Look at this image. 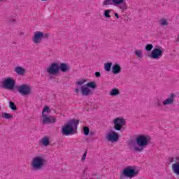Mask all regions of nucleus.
Instances as JSON below:
<instances>
[{
	"instance_id": "obj_1",
	"label": "nucleus",
	"mask_w": 179,
	"mask_h": 179,
	"mask_svg": "<svg viewBox=\"0 0 179 179\" xmlns=\"http://www.w3.org/2000/svg\"><path fill=\"white\" fill-rule=\"evenodd\" d=\"M149 137L145 135H139L136 138L135 141H131L129 143L130 150L133 152H143V149L149 145Z\"/></svg>"
},
{
	"instance_id": "obj_2",
	"label": "nucleus",
	"mask_w": 179,
	"mask_h": 179,
	"mask_svg": "<svg viewBox=\"0 0 179 179\" xmlns=\"http://www.w3.org/2000/svg\"><path fill=\"white\" fill-rule=\"evenodd\" d=\"M78 125H79V120L73 119L69 121L62 128V135H65L66 136L73 135L75 134V129H78Z\"/></svg>"
},
{
	"instance_id": "obj_3",
	"label": "nucleus",
	"mask_w": 179,
	"mask_h": 179,
	"mask_svg": "<svg viewBox=\"0 0 179 179\" xmlns=\"http://www.w3.org/2000/svg\"><path fill=\"white\" fill-rule=\"evenodd\" d=\"M45 159L41 156L35 157L31 162V167L34 171L41 170L45 166Z\"/></svg>"
},
{
	"instance_id": "obj_4",
	"label": "nucleus",
	"mask_w": 179,
	"mask_h": 179,
	"mask_svg": "<svg viewBox=\"0 0 179 179\" xmlns=\"http://www.w3.org/2000/svg\"><path fill=\"white\" fill-rule=\"evenodd\" d=\"M138 171L133 169L132 166H128L123 169L122 173L120 175V179H123L124 177L127 178H134L138 176Z\"/></svg>"
},
{
	"instance_id": "obj_5",
	"label": "nucleus",
	"mask_w": 179,
	"mask_h": 179,
	"mask_svg": "<svg viewBox=\"0 0 179 179\" xmlns=\"http://www.w3.org/2000/svg\"><path fill=\"white\" fill-rule=\"evenodd\" d=\"M164 52V49L162 46H156L149 55V57L151 59H160L163 57Z\"/></svg>"
},
{
	"instance_id": "obj_6",
	"label": "nucleus",
	"mask_w": 179,
	"mask_h": 179,
	"mask_svg": "<svg viewBox=\"0 0 179 179\" xmlns=\"http://www.w3.org/2000/svg\"><path fill=\"white\" fill-rule=\"evenodd\" d=\"M17 90L20 94L22 96H29L31 94V86L27 84H22L20 86H18Z\"/></svg>"
},
{
	"instance_id": "obj_7",
	"label": "nucleus",
	"mask_w": 179,
	"mask_h": 179,
	"mask_svg": "<svg viewBox=\"0 0 179 179\" xmlns=\"http://www.w3.org/2000/svg\"><path fill=\"white\" fill-rule=\"evenodd\" d=\"M2 85L3 89H7V90H13V89H15V85H16V82L11 78H8L7 79L2 81Z\"/></svg>"
},
{
	"instance_id": "obj_8",
	"label": "nucleus",
	"mask_w": 179,
	"mask_h": 179,
	"mask_svg": "<svg viewBox=\"0 0 179 179\" xmlns=\"http://www.w3.org/2000/svg\"><path fill=\"white\" fill-rule=\"evenodd\" d=\"M125 119L117 117L113 120V128L115 131H121L124 125H125Z\"/></svg>"
},
{
	"instance_id": "obj_9",
	"label": "nucleus",
	"mask_w": 179,
	"mask_h": 179,
	"mask_svg": "<svg viewBox=\"0 0 179 179\" xmlns=\"http://www.w3.org/2000/svg\"><path fill=\"white\" fill-rule=\"evenodd\" d=\"M46 72L49 75H57L59 73V64L58 63H52Z\"/></svg>"
},
{
	"instance_id": "obj_10",
	"label": "nucleus",
	"mask_w": 179,
	"mask_h": 179,
	"mask_svg": "<svg viewBox=\"0 0 179 179\" xmlns=\"http://www.w3.org/2000/svg\"><path fill=\"white\" fill-rule=\"evenodd\" d=\"M176 93H171L168 97L163 101L164 106H173L174 103H176Z\"/></svg>"
},
{
	"instance_id": "obj_11",
	"label": "nucleus",
	"mask_w": 179,
	"mask_h": 179,
	"mask_svg": "<svg viewBox=\"0 0 179 179\" xmlns=\"http://www.w3.org/2000/svg\"><path fill=\"white\" fill-rule=\"evenodd\" d=\"M106 139L109 141V142H117L118 139H120V136L117 132L113 130H111L106 135Z\"/></svg>"
},
{
	"instance_id": "obj_12",
	"label": "nucleus",
	"mask_w": 179,
	"mask_h": 179,
	"mask_svg": "<svg viewBox=\"0 0 179 179\" xmlns=\"http://www.w3.org/2000/svg\"><path fill=\"white\" fill-rule=\"evenodd\" d=\"M113 5L115 6L117 5V8L121 9V10H127L128 9L125 0H113Z\"/></svg>"
},
{
	"instance_id": "obj_13",
	"label": "nucleus",
	"mask_w": 179,
	"mask_h": 179,
	"mask_svg": "<svg viewBox=\"0 0 179 179\" xmlns=\"http://www.w3.org/2000/svg\"><path fill=\"white\" fill-rule=\"evenodd\" d=\"M43 35L42 31H36L32 38L34 43L35 44H40L43 40Z\"/></svg>"
},
{
	"instance_id": "obj_14",
	"label": "nucleus",
	"mask_w": 179,
	"mask_h": 179,
	"mask_svg": "<svg viewBox=\"0 0 179 179\" xmlns=\"http://www.w3.org/2000/svg\"><path fill=\"white\" fill-rule=\"evenodd\" d=\"M176 163L172 164V170L174 174L179 176V156L176 157Z\"/></svg>"
},
{
	"instance_id": "obj_15",
	"label": "nucleus",
	"mask_w": 179,
	"mask_h": 179,
	"mask_svg": "<svg viewBox=\"0 0 179 179\" xmlns=\"http://www.w3.org/2000/svg\"><path fill=\"white\" fill-rule=\"evenodd\" d=\"M43 117V120L42 121V124H54V122H57V119H55L54 116L47 117V115H45V116Z\"/></svg>"
},
{
	"instance_id": "obj_16",
	"label": "nucleus",
	"mask_w": 179,
	"mask_h": 179,
	"mask_svg": "<svg viewBox=\"0 0 179 179\" xmlns=\"http://www.w3.org/2000/svg\"><path fill=\"white\" fill-rule=\"evenodd\" d=\"M59 70H61V72L66 73V72H69V71H71V66L66 63H61L59 65Z\"/></svg>"
},
{
	"instance_id": "obj_17",
	"label": "nucleus",
	"mask_w": 179,
	"mask_h": 179,
	"mask_svg": "<svg viewBox=\"0 0 179 179\" xmlns=\"http://www.w3.org/2000/svg\"><path fill=\"white\" fill-rule=\"evenodd\" d=\"M92 93V90L88 87L81 86L82 96H89Z\"/></svg>"
},
{
	"instance_id": "obj_18",
	"label": "nucleus",
	"mask_w": 179,
	"mask_h": 179,
	"mask_svg": "<svg viewBox=\"0 0 179 179\" xmlns=\"http://www.w3.org/2000/svg\"><path fill=\"white\" fill-rule=\"evenodd\" d=\"M112 72L114 75H118V73H121V66L120 64H115L112 67Z\"/></svg>"
},
{
	"instance_id": "obj_19",
	"label": "nucleus",
	"mask_w": 179,
	"mask_h": 179,
	"mask_svg": "<svg viewBox=\"0 0 179 179\" xmlns=\"http://www.w3.org/2000/svg\"><path fill=\"white\" fill-rule=\"evenodd\" d=\"M15 72H16L17 75L23 76V75H24V73L26 72V70L22 67L17 66L15 69Z\"/></svg>"
},
{
	"instance_id": "obj_20",
	"label": "nucleus",
	"mask_w": 179,
	"mask_h": 179,
	"mask_svg": "<svg viewBox=\"0 0 179 179\" xmlns=\"http://www.w3.org/2000/svg\"><path fill=\"white\" fill-rule=\"evenodd\" d=\"M109 94L110 96H112V97H115V96H118V94H120V90L113 88L110 91Z\"/></svg>"
},
{
	"instance_id": "obj_21",
	"label": "nucleus",
	"mask_w": 179,
	"mask_h": 179,
	"mask_svg": "<svg viewBox=\"0 0 179 179\" xmlns=\"http://www.w3.org/2000/svg\"><path fill=\"white\" fill-rule=\"evenodd\" d=\"M103 66L106 72H110L111 71V66H113V62L105 63Z\"/></svg>"
},
{
	"instance_id": "obj_22",
	"label": "nucleus",
	"mask_w": 179,
	"mask_h": 179,
	"mask_svg": "<svg viewBox=\"0 0 179 179\" xmlns=\"http://www.w3.org/2000/svg\"><path fill=\"white\" fill-rule=\"evenodd\" d=\"M1 116L3 118H5V120H13V115L8 113H2Z\"/></svg>"
},
{
	"instance_id": "obj_23",
	"label": "nucleus",
	"mask_w": 179,
	"mask_h": 179,
	"mask_svg": "<svg viewBox=\"0 0 179 179\" xmlns=\"http://www.w3.org/2000/svg\"><path fill=\"white\" fill-rule=\"evenodd\" d=\"M103 6H108L111 5H114V1L113 0H103L102 2Z\"/></svg>"
},
{
	"instance_id": "obj_24",
	"label": "nucleus",
	"mask_w": 179,
	"mask_h": 179,
	"mask_svg": "<svg viewBox=\"0 0 179 179\" xmlns=\"http://www.w3.org/2000/svg\"><path fill=\"white\" fill-rule=\"evenodd\" d=\"M41 142L43 146H48L50 145V138L48 137H44L41 139Z\"/></svg>"
},
{
	"instance_id": "obj_25",
	"label": "nucleus",
	"mask_w": 179,
	"mask_h": 179,
	"mask_svg": "<svg viewBox=\"0 0 179 179\" xmlns=\"http://www.w3.org/2000/svg\"><path fill=\"white\" fill-rule=\"evenodd\" d=\"M134 52L137 58H139L140 59H142V58H143V55L142 54V50H135Z\"/></svg>"
},
{
	"instance_id": "obj_26",
	"label": "nucleus",
	"mask_w": 179,
	"mask_h": 179,
	"mask_svg": "<svg viewBox=\"0 0 179 179\" xmlns=\"http://www.w3.org/2000/svg\"><path fill=\"white\" fill-rule=\"evenodd\" d=\"M87 87H90L91 89H96L97 85H96L95 82H90L86 84Z\"/></svg>"
},
{
	"instance_id": "obj_27",
	"label": "nucleus",
	"mask_w": 179,
	"mask_h": 179,
	"mask_svg": "<svg viewBox=\"0 0 179 179\" xmlns=\"http://www.w3.org/2000/svg\"><path fill=\"white\" fill-rule=\"evenodd\" d=\"M159 24L160 26H169V22L167 20L163 18L159 20Z\"/></svg>"
},
{
	"instance_id": "obj_28",
	"label": "nucleus",
	"mask_w": 179,
	"mask_h": 179,
	"mask_svg": "<svg viewBox=\"0 0 179 179\" xmlns=\"http://www.w3.org/2000/svg\"><path fill=\"white\" fill-rule=\"evenodd\" d=\"M45 113H48V114L49 113H50V108H48V106H45L43 108V112H42V117H45Z\"/></svg>"
},
{
	"instance_id": "obj_29",
	"label": "nucleus",
	"mask_w": 179,
	"mask_h": 179,
	"mask_svg": "<svg viewBox=\"0 0 179 179\" xmlns=\"http://www.w3.org/2000/svg\"><path fill=\"white\" fill-rule=\"evenodd\" d=\"M9 107L11 108L13 111H16L17 110V107H16V105L14 102L10 101L9 102Z\"/></svg>"
},
{
	"instance_id": "obj_30",
	"label": "nucleus",
	"mask_w": 179,
	"mask_h": 179,
	"mask_svg": "<svg viewBox=\"0 0 179 179\" xmlns=\"http://www.w3.org/2000/svg\"><path fill=\"white\" fill-rule=\"evenodd\" d=\"M110 13H111V10H105L103 15L105 17H111Z\"/></svg>"
},
{
	"instance_id": "obj_31",
	"label": "nucleus",
	"mask_w": 179,
	"mask_h": 179,
	"mask_svg": "<svg viewBox=\"0 0 179 179\" xmlns=\"http://www.w3.org/2000/svg\"><path fill=\"white\" fill-rule=\"evenodd\" d=\"M86 83V80L83 79V80H80L78 81H77L76 83V85H77V86H82V85Z\"/></svg>"
},
{
	"instance_id": "obj_32",
	"label": "nucleus",
	"mask_w": 179,
	"mask_h": 179,
	"mask_svg": "<svg viewBox=\"0 0 179 179\" xmlns=\"http://www.w3.org/2000/svg\"><path fill=\"white\" fill-rule=\"evenodd\" d=\"M145 50L146 51H152V50H153V45L148 44L147 45H145Z\"/></svg>"
},
{
	"instance_id": "obj_33",
	"label": "nucleus",
	"mask_w": 179,
	"mask_h": 179,
	"mask_svg": "<svg viewBox=\"0 0 179 179\" xmlns=\"http://www.w3.org/2000/svg\"><path fill=\"white\" fill-rule=\"evenodd\" d=\"M84 134L87 136L89 135V132H90V129L87 127H84L83 128Z\"/></svg>"
},
{
	"instance_id": "obj_34",
	"label": "nucleus",
	"mask_w": 179,
	"mask_h": 179,
	"mask_svg": "<svg viewBox=\"0 0 179 179\" xmlns=\"http://www.w3.org/2000/svg\"><path fill=\"white\" fill-rule=\"evenodd\" d=\"M157 107H162V106H164V104L163 103V101H162L161 100H158L157 101Z\"/></svg>"
},
{
	"instance_id": "obj_35",
	"label": "nucleus",
	"mask_w": 179,
	"mask_h": 179,
	"mask_svg": "<svg viewBox=\"0 0 179 179\" xmlns=\"http://www.w3.org/2000/svg\"><path fill=\"white\" fill-rule=\"evenodd\" d=\"M48 37H50V34H44L43 32V36H42V38H48Z\"/></svg>"
},
{
	"instance_id": "obj_36",
	"label": "nucleus",
	"mask_w": 179,
	"mask_h": 179,
	"mask_svg": "<svg viewBox=\"0 0 179 179\" xmlns=\"http://www.w3.org/2000/svg\"><path fill=\"white\" fill-rule=\"evenodd\" d=\"M87 154V151H86L84 154H83V157H82V158H81V160L83 161V162H85V160H86V155Z\"/></svg>"
},
{
	"instance_id": "obj_37",
	"label": "nucleus",
	"mask_w": 179,
	"mask_h": 179,
	"mask_svg": "<svg viewBox=\"0 0 179 179\" xmlns=\"http://www.w3.org/2000/svg\"><path fill=\"white\" fill-rule=\"evenodd\" d=\"M95 76H96V78H100L101 76V74H100V72H96Z\"/></svg>"
},
{
	"instance_id": "obj_38",
	"label": "nucleus",
	"mask_w": 179,
	"mask_h": 179,
	"mask_svg": "<svg viewBox=\"0 0 179 179\" xmlns=\"http://www.w3.org/2000/svg\"><path fill=\"white\" fill-rule=\"evenodd\" d=\"M9 23H10L11 24H13V23H16V20H10Z\"/></svg>"
},
{
	"instance_id": "obj_39",
	"label": "nucleus",
	"mask_w": 179,
	"mask_h": 179,
	"mask_svg": "<svg viewBox=\"0 0 179 179\" xmlns=\"http://www.w3.org/2000/svg\"><path fill=\"white\" fill-rule=\"evenodd\" d=\"M115 16L117 19H120V15H118V13H115Z\"/></svg>"
},
{
	"instance_id": "obj_40",
	"label": "nucleus",
	"mask_w": 179,
	"mask_h": 179,
	"mask_svg": "<svg viewBox=\"0 0 179 179\" xmlns=\"http://www.w3.org/2000/svg\"><path fill=\"white\" fill-rule=\"evenodd\" d=\"M75 93H76V94H78L79 93V88L75 89Z\"/></svg>"
},
{
	"instance_id": "obj_41",
	"label": "nucleus",
	"mask_w": 179,
	"mask_h": 179,
	"mask_svg": "<svg viewBox=\"0 0 179 179\" xmlns=\"http://www.w3.org/2000/svg\"><path fill=\"white\" fill-rule=\"evenodd\" d=\"M169 162H171V163L174 162V158H171V159H169Z\"/></svg>"
},
{
	"instance_id": "obj_42",
	"label": "nucleus",
	"mask_w": 179,
	"mask_h": 179,
	"mask_svg": "<svg viewBox=\"0 0 179 179\" xmlns=\"http://www.w3.org/2000/svg\"><path fill=\"white\" fill-rule=\"evenodd\" d=\"M41 1H48V0H41Z\"/></svg>"
},
{
	"instance_id": "obj_43",
	"label": "nucleus",
	"mask_w": 179,
	"mask_h": 179,
	"mask_svg": "<svg viewBox=\"0 0 179 179\" xmlns=\"http://www.w3.org/2000/svg\"><path fill=\"white\" fill-rule=\"evenodd\" d=\"M0 1H3V0H0Z\"/></svg>"
}]
</instances>
